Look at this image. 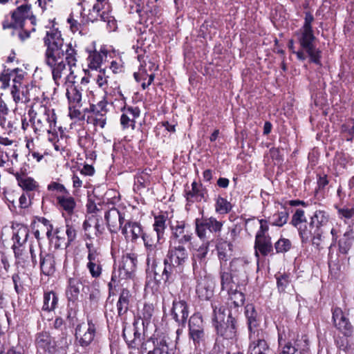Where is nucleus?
I'll return each mask as SVG.
<instances>
[{
    "label": "nucleus",
    "instance_id": "1",
    "mask_svg": "<svg viewBox=\"0 0 354 354\" xmlns=\"http://www.w3.org/2000/svg\"><path fill=\"white\" fill-rule=\"evenodd\" d=\"M170 227L169 246L160 275V279L167 286L180 278L183 272L189 255L185 245L192 239V233L185 230L184 221H177L176 225H171Z\"/></svg>",
    "mask_w": 354,
    "mask_h": 354
},
{
    "label": "nucleus",
    "instance_id": "2",
    "mask_svg": "<svg viewBox=\"0 0 354 354\" xmlns=\"http://www.w3.org/2000/svg\"><path fill=\"white\" fill-rule=\"evenodd\" d=\"M44 44L47 47L45 53V61L50 68L53 79L55 84L59 85V80L62 79V73L66 70L65 61L71 71L72 75L73 71L72 67L76 66L77 51L71 44H64L60 31L57 29H50L47 31L44 39Z\"/></svg>",
    "mask_w": 354,
    "mask_h": 354
},
{
    "label": "nucleus",
    "instance_id": "3",
    "mask_svg": "<svg viewBox=\"0 0 354 354\" xmlns=\"http://www.w3.org/2000/svg\"><path fill=\"white\" fill-rule=\"evenodd\" d=\"M214 322L216 334L226 339H233L237 334L239 313L227 310L223 306H213Z\"/></svg>",
    "mask_w": 354,
    "mask_h": 354
},
{
    "label": "nucleus",
    "instance_id": "4",
    "mask_svg": "<svg viewBox=\"0 0 354 354\" xmlns=\"http://www.w3.org/2000/svg\"><path fill=\"white\" fill-rule=\"evenodd\" d=\"M313 21L314 17L313 15L309 12H306L304 24L302 28L296 32V35L300 46L307 53L310 62L322 66V51L316 48L314 44L316 38L312 28Z\"/></svg>",
    "mask_w": 354,
    "mask_h": 354
},
{
    "label": "nucleus",
    "instance_id": "5",
    "mask_svg": "<svg viewBox=\"0 0 354 354\" xmlns=\"http://www.w3.org/2000/svg\"><path fill=\"white\" fill-rule=\"evenodd\" d=\"M141 237L146 249L147 264L149 266L151 265V270L154 274V279L156 281L161 280L160 278L159 279H157V277H160L161 271L162 270L158 268L157 259L163 254L160 245L162 241L164 239L157 235L156 232L151 230L147 232H142Z\"/></svg>",
    "mask_w": 354,
    "mask_h": 354
},
{
    "label": "nucleus",
    "instance_id": "6",
    "mask_svg": "<svg viewBox=\"0 0 354 354\" xmlns=\"http://www.w3.org/2000/svg\"><path fill=\"white\" fill-rule=\"evenodd\" d=\"M36 111L31 105L28 110L29 121L34 127L35 131H46L50 133L56 125V115L53 109H49L40 104L35 106Z\"/></svg>",
    "mask_w": 354,
    "mask_h": 354
},
{
    "label": "nucleus",
    "instance_id": "7",
    "mask_svg": "<svg viewBox=\"0 0 354 354\" xmlns=\"http://www.w3.org/2000/svg\"><path fill=\"white\" fill-rule=\"evenodd\" d=\"M139 354H175V349L165 337H150L138 348Z\"/></svg>",
    "mask_w": 354,
    "mask_h": 354
},
{
    "label": "nucleus",
    "instance_id": "8",
    "mask_svg": "<svg viewBox=\"0 0 354 354\" xmlns=\"http://www.w3.org/2000/svg\"><path fill=\"white\" fill-rule=\"evenodd\" d=\"M223 225V222L217 221L212 216L202 217L195 220L196 233L202 240L209 239L212 234L219 236Z\"/></svg>",
    "mask_w": 354,
    "mask_h": 354
},
{
    "label": "nucleus",
    "instance_id": "9",
    "mask_svg": "<svg viewBox=\"0 0 354 354\" xmlns=\"http://www.w3.org/2000/svg\"><path fill=\"white\" fill-rule=\"evenodd\" d=\"M290 224L297 229L302 243H308L315 232L317 233L312 222H307L305 212L301 209L295 210Z\"/></svg>",
    "mask_w": 354,
    "mask_h": 354
},
{
    "label": "nucleus",
    "instance_id": "10",
    "mask_svg": "<svg viewBox=\"0 0 354 354\" xmlns=\"http://www.w3.org/2000/svg\"><path fill=\"white\" fill-rule=\"evenodd\" d=\"M1 26L3 30H9L12 36H17L22 40V5L6 15Z\"/></svg>",
    "mask_w": 354,
    "mask_h": 354
},
{
    "label": "nucleus",
    "instance_id": "11",
    "mask_svg": "<svg viewBox=\"0 0 354 354\" xmlns=\"http://www.w3.org/2000/svg\"><path fill=\"white\" fill-rule=\"evenodd\" d=\"M20 71L21 70L19 68L11 70L6 68V66H4L3 70L0 74V82L2 83L3 88H6L9 86L11 77L15 75L12 80L13 85L11 93L16 102L20 100L19 92L22 82V75H17V73Z\"/></svg>",
    "mask_w": 354,
    "mask_h": 354
},
{
    "label": "nucleus",
    "instance_id": "12",
    "mask_svg": "<svg viewBox=\"0 0 354 354\" xmlns=\"http://www.w3.org/2000/svg\"><path fill=\"white\" fill-rule=\"evenodd\" d=\"M230 271L238 286L245 285L248 280L250 262L244 258H234L230 263Z\"/></svg>",
    "mask_w": 354,
    "mask_h": 354
},
{
    "label": "nucleus",
    "instance_id": "13",
    "mask_svg": "<svg viewBox=\"0 0 354 354\" xmlns=\"http://www.w3.org/2000/svg\"><path fill=\"white\" fill-rule=\"evenodd\" d=\"M20 239L21 237L19 235L18 232L13 233L12 240L14 243L12 248L16 259L15 265L17 267V272L13 274L12 279L14 283L15 290L18 295L22 292V280L21 279V272L19 270V266L22 259V249H21L22 243L20 242Z\"/></svg>",
    "mask_w": 354,
    "mask_h": 354
},
{
    "label": "nucleus",
    "instance_id": "14",
    "mask_svg": "<svg viewBox=\"0 0 354 354\" xmlns=\"http://www.w3.org/2000/svg\"><path fill=\"white\" fill-rule=\"evenodd\" d=\"M267 334L264 331L252 332L249 334L250 344L248 354H269L270 346L266 340Z\"/></svg>",
    "mask_w": 354,
    "mask_h": 354
},
{
    "label": "nucleus",
    "instance_id": "15",
    "mask_svg": "<svg viewBox=\"0 0 354 354\" xmlns=\"http://www.w3.org/2000/svg\"><path fill=\"white\" fill-rule=\"evenodd\" d=\"M96 332L95 324L91 320H88L87 324H80L75 329V337L80 345L86 347L93 341Z\"/></svg>",
    "mask_w": 354,
    "mask_h": 354
},
{
    "label": "nucleus",
    "instance_id": "16",
    "mask_svg": "<svg viewBox=\"0 0 354 354\" xmlns=\"http://www.w3.org/2000/svg\"><path fill=\"white\" fill-rule=\"evenodd\" d=\"M333 322L334 326L342 332L344 336L351 337L353 332V327L342 310L336 307L333 309Z\"/></svg>",
    "mask_w": 354,
    "mask_h": 354
},
{
    "label": "nucleus",
    "instance_id": "17",
    "mask_svg": "<svg viewBox=\"0 0 354 354\" xmlns=\"http://www.w3.org/2000/svg\"><path fill=\"white\" fill-rule=\"evenodd\" d=\"M104 218L111 233H117L125 222L124 214L115 207H112L105 212Z\"/></svg>",
    "mask_w": 354,
    "mask_h": 354
},
{
    "label": "nucleus",
    "instance_id": "18",
    "mask_svg": "<svg viewBox=\"0 0 354 354\" xmlns=\"http://www.w3.org/2000/svg\"><path fill=\"white\" fill-rule=\"evenodd\" d=\"M172 318L183 327L185 326L189 316V306L185 300L174 299L171 311Z\"/></svg>",
    "mask_w": 354,
    "mask_h": 354
},
{
    "label": "nucleus",
    "instance_id": "19",
    "mask_svg": "<svg viewBox=\"0 0 354 354\" xmlns=\"http://www.w3.org/2000/svg\"><path fill=\"white\" fill-rule=\"evenodd\" d=\"M120 230L125 238L130 239L132 242L136 241L142 234L141 225L136 221H127L124 222Z\"/></svg>",
    "mask_w": 354,
    "mask_h": 354
},
{
    "label": "nucleus",
    "instance_id": "20",
    "mask_svg": "<svg viewBox=\"0 0 354 354\" xmlns=\"http://www.w3.org/2000/svg\"><path fill=\"white\" fill-rule=\"evenodd\" d=\"M214 283L212 280L205 277L196 286V292L201 300H209L214 295Z\"/></svg>",
    "mask_w": 354,
    "mask_h": 354
},
{
    "label": "nucleus",
    "instance_id": "21",
    "mask_svg": "<svg viewBox=\"0 0 354 354\" xmlns=\"http://www.w3.org/2000/svg\"><path fill=\"white\" fill-rule=\"evenodd\" d=\"M206 189L201 184H198L195 181L192 184V189L185 191V198L188 203L201 202L202 200L206 201Z\"/></svg>",
    "mask_w": 354,
    "mask_h": 354
},
{
    "label": "nucleus",
    "instance_id": "22",
    "mask_svg": "<svg viewBox=\"0 0 354 354\" xmlns=\"http://www.w3.org/2000/svg\"><path fill=\"white\" fill-rule=\"evenodd\" d=\"M138 320H136L133 324V328H124L123 329L122 336L127 343L128 346L131 348L138 349V342L140 341L141 334L139 333L137 325Z\"/></svg>",
    "mask_w": 354,
    "mask_h": 354
},
{
    "label": "nucleus",
    "instance_id": "23",
    "mask_svg": "<svg viewBox=\"0 0 354 354\" xmlns=\"http://www.w3.org/2000/svg\"><path fill=\"white\" fill-rule=\"evenodd\" d=\"M254 250L257 257L259 256V252L263 257L272 252L273 246L271 242V237L270 236H255Z\"/></svg>",
    "mask_w": 354,
    "mask_h": 354
},
{
    "label": "nucleus",
    "instance_id": "24",
    "mask_svg": "<svg viewBox=\"0 0 354 354\" xmlns=\"http://www.w3.org/2000/svg\"><path fill=\"white\" fill-rule=\"evenodd\" d=\"M245 315L248 320L249 334H252V332L263 331L257 328L259 325L260 320L258 318L257 312L252 304L246 305L245 307Z\"/></svg>",
    "mask_w": 354,
    "mask_h": 354
},
{
    "label": "nucleus",
    "instance_id": "25",
    "mask_svg": "<svg viewBox=\"0 0 354 354\" xmlns=\"http://www.w3.org/2000/svg\"><path fill=\"white\" fill-rule=\"evenodd\" d=\"M317 232H323V227L326 226L329 221V215L324 210H316L310 218Z\"/></svg>",
    "mask_w": 354,
    "mask_h": 354
},
{
    "label": "nucleus",
    "instance_id": "26",
    "mask_svg": "<svg viewBox=\"0 0 354 354\" xmlns=\"http://www.w3.org/2000/svg\"><path fill=\"white\" fill-rule=\"evenodd\" d=\"M136 258L131 254H128L122 260V263L119 267L120 276L123 278H130L135 271Z\"/></svg>",
    "mask_w": 354,
    "mask_h": 354
},
{
    "label": "nucleus",
    "instance_id": "27",
    "mask_svg": "<svg viewBox=\"0 0 354 354\" xmlns=\"http://www.w3.org/2000/svg\"><path fill=\"white\" fill-rule=\"evenodd\" d=\"M131 298L130 291L127 288H123L120 292L116 305L118 316L120 317L128 311Z\"/></svg>",
    "mask_w": 354,
    "mask_h": 354
},
{
    "label": "nucleus",
    "instance_id": "28",
    "mask_svg": "<svg viewBox=\"0 0 354 354\" xmlns=\"http://www.w3.org/2000/svg\"><path fill=\"white\" fill-rule=\"evenodd\" d=\"M354 241L353 231L349 229L344 232L343 236L338 241L339 252L346 254L353 245Z\"/></svg>",
    "mask_w": 354,
    "mask_h": 354
},
{
    "label": "nucleus",
    "instance_id": "29",
    "mask_svg": "<svg viewBox=\"0 0 354 354\" xmlns=\"http://www.w3.org/2000/svg\"><path fill=\"white\" fill-rule=\"evenodd\" d=\"M37 347L52 352L54 349V342L48 332L43 331L37 334L35 339Z\"/></svg>",
    "mask_w": 354,
    "mask_h": 354
},
{
    "label": "nucleus",
    "instance_id": "30",
    "mask_svg": "<svg viewBox=\"0 0 354 354\" xmlns=\"http://www.w3.org/2000/svg\"><path fill=\"white\" fill-rule=\"evenodd\" d=\"M227 238H225L223 242L218 243L216 246L218 257L221 264L223 262L226 263L232 256V244L230 241H227Z\"/></svg>",
    "mask_w": 354,
    "mask_h": 354
},
{
    "label": "nucleus",
    "instance_id": "31",
    "mask_svg": "<svg viewBox=\"0 0 354 354\" xmlns=\"http://www.w3.org/2000/svg\"><path fill=\"white\" fill-rule=\"evenodd\" d=\"M55 257L53 254L48 253L45 256L41 257L40 267L44 274H53L55 270Z\"/></svg>",
    "mask_w": 354,
    "mask_h": 354
},
{
    "label": "nucleus",
    "instance_id": "32",
    "mask_svg": "<svg viewBox=\"0 0 354 354\" xmlns=\"http://www.w3.org/2000/svg\"><path fill=\"white\" fill-rule=\"evenodd\" d=\"M100 257L101 256H98L88 259L86 268L91 277L95 279L99 278L102 274V265Z\"/></svg>",
    "mask_w": 354,
    "mask_h": 354
},
{
    "label": "nucleus",
    "instance_id": "33",
    "mask_svg": "<svg viewBox=\"0 0 354 354\" xmlns=\"http://www.w3.org/2000/svg\"><path fill=\"white\" fill-rule=\"evenodd\" d=\"M227 292L231 301L229 310L232 311L234 308V311H238V308L244 304L245 295L241 291L232 290V288L227 289Z\"/></svg>",
    "mask_w": 354,
    "mask_h": 354
},
{
    "label": "nucleus",
    "instance_id": "34",
    "mask_svg": "<svg viewBox=\"0 0 354 354\" xmlns=\"http://www.w3.org/2000/svg\"><path fill=\"white\" fill-rule=\"evenodd\" d=\"M39 94H40V90L39 88L30 85L27 86L26 87V91L24 92V97H25V102H30V105H28L30 109L31 105L33 106V107L35 106V101H38L39 100Z\"/></svg>",
    "mask_w": 354,
    "mask_h": 354
},
{
    "label": "nucleus",
    "instance_id": "35",
    "mask_svg": "<svg viewBox=\"0 0 354 354\" xmlns=\"http://www.w3.org/2000/svg\"><path fill=\"white\" fill-rule=\"evenodd\" d=\"M56 199L60 207L66 211L68 215L73 213L76 203L72 196H58Z\"/></svg>",
    "mask_w": 354,
    "mask_h": 354
},
{
    "label": "nucleus",
    "instance_id": "36",
    "mask_svg": "<svg viewBox=\"0 0 354 354\" xmlns=\"http://www.w3.org/2000/svg\"><path fill=\"white\" fill-rule=\"evenodd\" d=\"M67 22L70 24V29L73 32H78L80 35H83L84 30V26L87 22L84 17H82V13L79 19H75L72 15L67 19Z\"/></svg>",
    "mask_w": 354,
    "mask_h": 354
},
{
    "label": "nucleus",
    "instance_id": "37",
    "mask_svg": "<svg viewBox=\"0 0 354 354\" xmlns=\"http://www.w3.org/2000/svg\"><path fill=\"white\" fill-rule=\"evenodd\" d=\"M189 337L196 348L204 346L206 343L207 335L205 329L189 331Z\"/></svg>",
    "mask_w": 354,
    "mask_h": 354
},
{
    "label": "nucleus",
    "instance_id": "38",
    "mask_svg": "<svg viewBox=\"0 0 354 354\" xmlns=\"http://www.w3.org/2000/svg\"><path fill=\"white\" fill-rule=\"evenodd\" d=\"M66 96L70 105L75 108L81 102L82 91L76 86L72 84L67 88Z\"/></svg>",
    "mask_w": 354,
    "mask_h": 354
},
{
    "label": "nucleus",
    "instance_id": "39",
    "mask_svg": "<svg viewBox=\"0 0 354 354\" xmlns=\"http://www.w3.org/2000/svg\"><path fill=\"white\" fill-rule=\"evenodd\" d=\"M57 302L58 297L55 292H45L44 294V304L42 310L48 312L53 310L56 308Z\"/></svg>",
    "mask_w": 354,
    "mask_h": 354
},
{
    "label": "nucleus",
    "instance_id": "40",
    "mask_svg": "<svg viewBox=\"0 0 354 354\" xmlns=\"http://www.w3.org/2000/svg\"><path fill=\"white\" fill-rule=\"evenodd\" d=\"M69 285L68 288L66 292V295L68 300L75 301L77 299L78 295L80 294V289L82 286V283L75 279H69Z\"/></svg>",
    "mask_w": 354,
    "mask_h": 354
},
{
    "label": "nucleus",
    "instance_id": "41",
    "mask_svg": "<svg viewBox=\"0 0 354 354\" xmlns=\"http://www.w3.org/2000/svg\"><path fill=\"white\" fill-rule=\"evenodd\" d=\"M104 57H106L105 51L97 52L95 50L91 53L88 57L89 68L95 70L100 68Z\"/></svg>",
    "mask_w": 354,
    "mask_h": 354
},
{
    "label": "nucleus",
    "instance_id": "42",
    "mask_svg": "<svg viewBox=\"0 0 354 354\" xmlns=\"http://www.w3.org/2000/svg\"><path fill=\"white\" fill-rule=\"evenodd\" d=\"M153 306L152 304H145L143 306V308L141 310V314L140 315L139 319L141 320V324L143 326V328L147 327L150 324L153 314Z\"/></svg>",
    "mask_w": 354,
    "mask_h": 354
},
{
    "label": "nucleus",
    "instance_id": "43",
    "mask_svg": "<svg viewBox=\"0 0 354 354\" xmlns=\"http://www.w3.org/2000/svg\"><path fill=\"white\" fill-rule=\"evenodd\" d=\"M10 324V319L5 313L4 315H0V354H4L5 351V343H6V335L5 331L6 330V324Z\"/></svg>",
    "mask_w": 354,
    "mask_h": 354
},
{
    "label": "nucleus",
    "instance_id": "44",
    "mask_svg": "<svg viewBox=\"0 0 354 354\" xmlns=\"http://www.w3.org/2000/svg\"><path fill=\"white\" fill-rule=\"evenodd\" d=\"M154 220L153 230L151 231L156 232L157 235L164 239V234L166 229V216L164 215H159L158 216H155Z\"/></svg>",
    "mask_w": 354,
    "mask_h": 354
},
{
    "label": "nucleus",
    "instance_id": "45",
    "mask_svg": "<svg viewBox=\"0 0 354 354\" xmlns=\"http://www.w3.org/2000/svg\"><path fill=\"white\" fill-rule=\"evenodd\" d=\"M232 206L230 202L220 196H218L215 205V210L217 213L225 214L229 213L232 210Z\"/></svg>",
    "mask_w": 354,
    "mask_h": 354
},
{
    "label": "nucleus",
    "instance_id": "46",
    "mask_svg": "<svg viewBox=\"0 0 354 354\" xmlns=\"http://www.w3.org/2000/svg\"><path fill=\"white\" fill-rule=\"evenodd\" d=\"M188 326L189 331H192V330H198L201 328L205 329V324L202 316L198 313L192 315L189 319Z\"/></svg>",
    "mask_w": 354,
    "mask_h": 354
},
{
    "label": "nucleus",
    "instance_id": "47",
    "mask_svg": "<svg viewBox=\"0 0 354 354\" xmlns=\"http://www.w3.org/2000/svg\"><path fill=\"white\" fill-rule=\"evenodd\" d=\"M297 348L292 345L291 342H284L279 338V347L275 354H295Z\"/></svg>",
    "mask_w": 354,
    "mask_h": 354
},
{
    "label": "nucleus",
    "instance_id": "48",
    "mask_svg": "<svg viewBox=\"0 0 354 354\" xmlns=\"http://www.w3.org/2000/svg\"><path fill=\"white\" fill-rule=\"evenodd\" d=\"M220 279L222 290L230 289L229 286L232 283H236L235 278L232 276L231 272H230L223 270L222 268L220 271Z\"/></svg>",
    "mask_w": 354,
    "mask_h": 354
},
{
    "label": "nucleus",
    "instance_id": "49",
    "mask_svg": "<svg viewBox=\"0 0 354 354\" xmlns=\"http://www.w3.org/2000/svg\"><path fill=\"white\" fill-rule=\"evenodd\" d=\"M291 248L292 243L288 239L281 238L274 243V249L277 253L287 252Z\"/></svg>",
    "mask_w": 354,
    "mask_h": 354
},
{
    "label": "nucleus",
    "instance_id": "50",
    "mask_svg": "<svg viewBox=\"0 0 354 354\" xmlns=\"http://www.w3.org/2000/svg\"><path fill=\"white\" fill-rule=\"evenodd\" d=\"M276 279L278 290L281 292H284L290 283V274L287 273L278 274L276 275Z\"/></svg>",
    "mask_w": 354,
    "mask_h": 354
},
{
    "label": "nucleus",
    "instance_id": "51",
    "mask_svg": "<svg viewBox=\"0 0 354 354\" xmlns=\"http://www.w3.org/2000/svg\"><path fill=\"white\" fill-rule=\"evenodd\" d=\"M337 209V215L338 217L341 219H344L346 222V220L351 219L354 218V207H349L345 205L342 207H336Z\"/></svg>",
    "mask_w": 354,
    "mask_h": 354
},
{
    "label": "nucleus",
    "instance_id": "52",
    "mask_svg": "<svg viewBox=\"0 0 354 354\" xmlns=\"http://www.w3.org/2000/svg\"><path fill=\"white\" fill-rule=\"evenodd\" d=\"M289 214L286 211L278 212L275 213L272 216V225L282 227L285 225L288 219Z\"/></svg>",
    "mask_w": 354,
    "mask_h": 354
},
{
    "label": "nucleus",
    "instance_id": "53",
    "mask_svg": "<svg viewBox=\"0 0 354 354\" xmlns=\"http://www.w3.org/2000/svg\"><path fill=\"white\" fill-rule=\"evenodd\" d=\"M102 6L100 3H95L91 10H89L86 21L94 22L99 20V15H101Z\"/></svg>",
    "mask_w": 354,
    "mask_h": 354
},
{
    "label": "nucleus",
    "instance_id": "54",
    "mask_svg": "<svg viewBox=\"0 0 354 354\" xmlns=\"http://www.w3.org/2000/svg\"><path fill=\"white\" fill-rule=\"evenodd\" d=\"M9 202L8 207L11 212L17 214H21L22 212V195L19 196L17 201L8 198Z\"/></svg>",
    "mask_w": 354,
    "mask_h": 354
},
{
    "label": "nucleus",
    "instance_id": "55",
    "mask_svg": "<svg viewBox=\"0 0 354 354\" xmlns=\"http://www.w3.org/2000/svg\"><path fill=\"white\" fill-rule=\"evenodd\" d=\"M37 259H36V254L34 252V250L32 248V245H30L29 247V252L26 256V259L24 263H25V265H24V267L27 268H34L35 265L37 264Z\"/></svg>",
    "mask_w": 354,
    "mask_h": 354
},
{
    "label": "nucleus",
    "instance_id": "56",
    "mask_svg": "<svg viewBox=\"0 0 354 354\" xmlns=\"http://www.w3.org/2000/svg\"><path fill=\"white\" fill-rule=\"evenodd\" d=\"M209 242L207 240L196 250V256L201 261H204L209 251Z\"/></svg>",
    "mask_w": 354,
    "mask_h": 354
},
{
    "label": "nucleus",
    "instance_id": "57",
    "mask_svg": "<svg viewBox=\"0 0 354 354\" xmlns=\"http://www.w3.org/2000/svg\"><path fill=\"white\" fill-rule=\"evenodd\" d=\"M330 274L333 279H337L340 277V266L335 261L330 259L328 261Z\"/></svg>",
    "mask_w": 354,
    "mask_h": 354
},
{
    "label": "nucleus",
    "instance_id": "58",
    "mask_svg": "<svg viewBox=\"0 0 354 354\" xmlns=\"http://www.w3.org/2000/svg\"><path fill=\"white\" fill-rule=\"evenodd\" d=\"M66 234L67 236V242L65 243V245L66 247H68L76 239L77 231H76L75 228L71 225L66 224Z\"/></svg>",
    "mask_w": 354,
    "mask_h": 354
},
{
    "label": "nucleus",
    "instance_id": "59",
    "mask_svg": "<svg viewBox=\"0 0 354 354\" xmlns=\"http://www.w3.org/2000/svg\"><path fill=\"white\" fill-rule=\"evenodd\" d=\"M30 9V6L28 5H24V27L27 25L28 23L35 26L36 24V18L35 16H29L28 12Z\"/></svg>",
    "mask_w": 354,
    "mask_h": 354
},
{
    "label": "nucleus",
    "instance_id": "60",
    "mask_svg": "<svg viewBox=\"0 0 354 354\" xmlns=\"http://www.w3.org/2000/svg\"><path fill=\"white\" fill-rule=\"evenodd\" d=\"M37 183L32 178H24V191H35L38 188Z\"/></svg>",
    "mask_w": 354,
    "mask_h": 354
},
{
    "label": "nucleus",
    "instance_id": "61",
    "mask_svg": "<svg viewBox=\"0 0 354 354\" xmlns=\"http://www.w3.org/2000/svg\"><path fill=\"white\" fill-rule=\"evenodd\" d=\"M323 232H315V234L310 239L312 241V245L319 251L323 249L322 245Z\"/></svg>",
    "mask_w": 354,
    "mask_h": 354
},
{
    "label": "nucleus",
    "instance_id": "62",
    "mask_svg": "<svg viewBox=\"0 0 354 354\" xmlns=\"http://www.w3.org/2000/svg\"><path fill=\"white\" fill-rule=\"evenodd\" d=\"M8 108L6 102L0 97V125H3L6 122V116L8 114Z\"/></svg>",
    "mask_w": 354,
    "mask_h": 354
},
{
    "label": "nucleus",
    "instance_id": "63",
    "mask_svg": "<svg viewBox=\"0 0 354 354\" xmlns=\"http://www.w3.org/2000/svg\"><path fill=\"white\" fill-rule=\"evenodd\" d=\"M259 222L260 223V228L257 231L255 236H269V234H268L269 227L267 224V221L264 219H260Z\"/></svg>",
    "mask_w": 354,
    "mask_h": 354
},
{
    "label": "nucleus",
    "instance_id": "64",
    "mask_svg": "<svg viewBox=\"0 0 354 354\" xmlns=\"http://www.w3.org/2000/svg\"><path fill=\"white\" fill-rule=\"evenodd\" d=\"M342 131L348 133L350 136L354 134V120L350 119L346 124L342 126Z\"/></svg>",
    "mask_w": 354,
    "mask_h": 354
}]
</instances>
